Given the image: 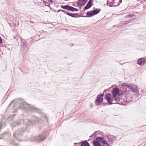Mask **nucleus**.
I'll return each mask as SVG.
<instances>
[{"instance_id": "30", "label": "nucleus", "mask_w": 146, "mask_h": 146, "mask_svg": "<svg viewBox=\"0 0 146 146\" xmlns=\"http://www.w3.org/2000/svg\"><path fill=\"white\" fill-rule=\"evenodd\" d=\"M107 5H108V6H109L110 7H111V6H112V4H110V3H109V1H107Z\"/></svg>"}, {"instance_id": "8", "label": "nucleus", "mask_w": 146, "mask_h": 146, "mask_svg": "<svg viewBox=\"0 0 146 146\" xmlns=\"http://www.w3.org/2000/svg\"><path fill=\"white\" fill-rule=\"evenodd\" d=\"M123 100V102H125L126 104H128L132 100V96L130 95H127L124 97Z\"/></svg>"}, {"instance_id": "25", "label": "nucleus", "mask_w": 146, "mask_h": 146, "mask_svg": "<svg viewBox=\"0 0 146 146\" xmlns=\"http://www.w3.org/2000/svg\"><path fill=\"white\" fill-rule=\"evenodd\" d=\"M134 16V15L133 14L129 15H127L125 16L126 18L133 17Z\"/></svg>"}, {"instance_id": "20", "label": "nucleus", "mask_w": 146, "mask_h": 146, "mask_svg": "<svg viewBox=\"0 0 146 146\" xmlns=\"http://www.w3.org/2000/svg\"><path fill=\"white\" fill-rule=\"evenodd\" d=\"M135 87L136 88H134L133 87L131 86L130 89L132 91V92H135L136 90H137L138 88L137 86H135Z\"/></svg>"}, {"instance_id": "1", "label": "nucleus", "mask_w": 146, "mask_h": 146, "mask_svg": "<svg viewBox=\"0 0 146 146\" xmlns=\"http://www.w3.org/2000/svg\"><path fill=\"white\" fill-rule=\"evenodd\" d=\"M119 89L117 88H113L112 92L113 97L110 94H107L106 95L105 98L109 104L116 103L117 102L123 100L117 97L119 95Z\"/></svg>"}, {"instance_id": "7", "label": "nucleus", "mask_w": 146, "mask_h": 146, "mask_svg": "<svg viewBox=\"0 0 146 146\" xmlns=\"http://www.w3.org/2000/svg\"><path fill=\"white\" fill-rule=\"evenodd\" d=\"M23 131L21 129H18L13 134V137L18 141H20L21 139L19 138L22 136Z\"/></svg>"}, {"instance_id": "4", "label": "nucleus", "mask_w": 146, "mask_h": 146, "mask_svg": "<svg viewBox=\"0 0 146 146\" xmlns=\"http://www.w3.org/2000/svg\"><path fill=\"white\" fill-rule=\"evenodd\" d=\"M39 119L38 117H34L32 119V121H30L28 119H25L23 120L20 119L21 124L23 122L24 123L28 125H33V122L37 123L39 121Z\"/></svg>"}, {"instance_id": "33", "label": "nucleus", "mask_w": 146, "mask_h": 146, "mask_svg": "<svg viewBox=\"0 0 146 146\" xmlns=\"http://www.w3.org/2000/svg\"><path fill=\"white\" fill-rule=\"evenodd\" d=\"M76 145H77L79 146H80V143H75L74 146H77Z\"/></svg>"}, {"instance_id": "3", "label": "nucleus", "mask_w": 146, "mask_h": 146, "mask_svg": "<svg viewBox=\"0 0 146 146\" xmlns=\"http://www.w3.org/2000/svg\"><path fill=\"white\" fill-rule=\"evenodd\" d=\"M21 108L23 109L24 108L25 110L29 112H36L40 113H42L40 109L32 105L29 104L25 102L22 103Z\"/></svg>"}, {"instance_id": "27", "label": "nucleus", "mask_w": 146, "mask_h": 146, "mask_svg": "<svg viewBox=\"0 0 146 146\" xmlns=\"http://www.w3.org/2000/svg\"><path fill=\"white\" fill-rule=\"evenodd\" d=\"M137 96L139 97L140 95V94L139 93V90L137 89L135 92Z\"/></svg>"}, {"instance_id": "32", "label": "nucleus", "mask_w": 146, "mask_h": 146, "mask_svg": "<svg viewBox=\"0 0 146 146\" xmlns=\"http://www.w3.org/2000/svg\"><path fill=\"white\" fill-rule=\"evenodd\" d=\"M42 0L43 1V3L45 5H46L47 4V2L45 1H44V0Z\"/></svg>"}, {"instance_id": "21", "label": "nucleus", "mask_w": 146, "mask_h": 146, "mask_svg": "<svg viewBox=\"0 0 146 146\" xmlns=\"http://www.w3.org/2000/svg\"><path fill=\"white\" fill-rule=\"evenodd\" d=\"M100 11V9H97L94 10L93 11V13L95 15H96Z\"/></svg>"}, {"instance_id": "38", "label": "nucleus", "mask_w": 146, "mask_h": 146, "mask_svg": "<svg viewBox=\"0 0 146 146\" xmlns=\"http://www.w3.org/2000/svg\"><path fill=\"white\" fill-rule=\"evenodd\" d=\"M44 115V116L45 118V119H46V116L45 115Z\"/></svg>"}, {"instance_id": "29", "label": "nucleus", "mask_w": 146, "mask_h": 146, "mask_svg": "<svg viewBox=\"0 0 146 146\" xmlns=\"http://www.w3.org/2000/svg\"><path fill=\"white\" fill-rule=\"evenodd\" d=\"M13 102H16V103H18L19 104H20V103L19 102V101L18 100H14L11 103V104H12Z\"/></svg>"}, {"instance_id": "13", "label": "nucleus", "mask_w": 146, "mask_h": 146, "mask_svg": "<svg viewBox=\"0 0 146 146\" xmlns=\"http://www.w3.org/2000/svg\"><path fill=\"white\" fill-rule=\"evenodd\" d=\"M80 145L81 146H90L88 143L87 141H82Z\"/></svg>"}, {"instance_id": "5", "label": "nucleus", "mask_w": 146, "mask_h": 146, "mask_svg": "<svg viewBox=\"0 0 146 146\" xmlns=\"http://www.w3.org/2000/svg\"><path fill=\"white\" fill-rule=\"evenodd\" d=\"M45 138L44 135H40L31 137L30 139V140L32 141L40 142L43 141L45 139Z\"/></svg>"}, {"instance_id": "17", "label": "nucleus", "mask_w": 146, "mask_h": 146, "mask_svg": "<svg viewBox=\"0 0 146 146\" xmlns=\"http://www.w3.org/2000/svg\"><path fill=\"white\" fill-rule=\"evenodd\" d=\"M92 3H91L90 1L88 2L86 5V6L84 7V9L85 10H87L90 8L92 6Z\"/></svg>"}, {"instance_id": "36", "label": "nucleus", "mask_w": 146, "mask_h": 146, "mask_svg": "<svg viewBox=\"0 0 146 146\" xmlns=\"http://www.w3.org/2000/svg\"><path fill=\"white\" fill-rule=\"evenodd\" d=\"M91 0H89V1L88 2H89L90 1V3H92V2L91 1Z\"/></svg>"}, {"instance_id": "28", "label": "nucleus", "mask_w": 146, "mask_h": 146, "mask_svg": "<svg viewBox=\"0 0 146 146\" xmlns=\"http://www.w3.org/2000/svg\"><path fill=\"white\" fill-rule=\"evenodd\" d=\"M141 92L142 93L144 94H146V91L145 90H141Z\"/></svg>"}, {"instance_id": "6", "label": "nucleus", "mask_w": 146, "mask_h": 146, "mask_svg": "<svg viewBox=\"0 0 146 146\" xmlns=\"http://www.w3.org/2000/svg\"><path fill=\"white\" fill-rule=\"evenodd\" d=\"M103 137H98L93 141V144L95 146H104L100 144V142H101L102 144Z\"/></svg>"}, {"instance_id": "14", "label": "nucleus", "mask_w": 146, "mask_h": 146, "mask_svg": "<svg viewBox=\"0 0 146 146\" xmlns=\"http://www.w3.org/2000/svg\"><path fill=\"white\" fill-rule=\"evenodd\" d=\"M103 134L102 133V132L100 131H96L91 136L92 137H95L97 135H98L100 134Z\"/></svg>"}, {"instance_id": "39", "label": "nucleus", "mask_w": 146, "mask_h": 146, "mask_svg": "<svg viewBox=\"0 0 146 146\" xmlns=\"http://www.w3.org/2000/svg\"><path fill=\"white\" fill-rule=\"evenodd\" d=\"M90 106H91V107H92V105H91Z\"/></svg>"}, {"instance_id": "9", "label": "nucleus", "mask_w": 146, "mask_h": 146, "mask_svg": "<svg viewBox=\"0 0 146 146\" xmlns=\"http://www.w3.org/2000/svg\"><path fill=\"white\" fill-rule=\"evenodd\" d=\"M103 98H101L98 95L97 97V98L95 101V104L98 106L101 104L103 101Z\"/></svg>"}, {"instance_id": "26", "label": "nucleus", "mask_w": 146, "mask_h": 146, "mask_svg": "<svg viewBox=\"0 0 146 146\" xmlns=\"http://www.w3.org/2000/svg\"><path fill=\"white\" fill-rule=\"evenodd\" d=\"M117 1H119V3H118L117 4V5H114V6L118 5L119 3H121V2L122 0H114V1H113V4L114 3H115V2Z\"/></svg>"}, {"instance_id": "18", "label": "nucleus", "mask_w": 146, "mask_h": 146, "mask_svg": "<svg viewBox=\"0 0 146 146\" xmlns=\"http://www.w3.org/2000/svg\"><path fill=\"white\" fill-rule=\"evenodd\" d=\"M21 40L22 42L21 46L23 47H26L27 43L26 40H22L21 39Z\"/></svg>"}, {"instance_id": "22", "label": "nucleus", "mask_w": 146, "mask_h": 146, "mask_svg": "<svg viewBox=\"0 0 146 146\" xmlns=\"http://www.w3.org/2000/svg\"><path fill=\"white\" fill-rule=\"evenodd\" d=\"M69 11H78V10L76 8H74L70 6Z\"/></svg>"}, {"instance_id": "35", "label": "nucleus", "mask_w": 146, "mask_h": 146, "mask_svg": "<svg viewBox=\"0 0 146 146\" xmlns=\"http://www.w3.org/2000/svg\"><path fill=\"white\" fill-rule=\"evenodd\" d=\"M60 11H62V12H66L64 11V10H61V9H60V10H59L58 11V12H60Z\"/></svg>"}, {"instance_id": "16", "label": "nucleus", "mask_w": 146, "mask_h": 146, "mask_svg": "<svg viewBox=\"0 0 146 146\" xmlns=\"http://www.w3.org/2000/svg\"><path fill=\"white\" fill-rule=\"evenodd\" d=\"M70 7V6L68 5H65L64 6H63L62 5L61 6V8L63 9H66L68 11H69Z\"/></svg>"}, {"instance_id": "31", "label": "nucleus", "mask_w": 146, "mask_h": 146, "mask_svg": "<svg viewBox=\"0 0 146 146\" xmlns=\"http://www.w3.org/2000/svg\"><path fill=\"white\" fill-rule=\"evenodd\" d=\"M104 93H102V94H99L98 95V96H100V97H101V98H103V97H104Z\"/></svg>"}, {"instance_id": "34", "label": "nucleus", "mask_w": 146, "mask_h": 146, "mask_svg": "<svg viewBox=\"0 0 146 146\" xmlns=\"http://www.w3.org/2000/svg\"><path fill=\"white\" fill-rule=\"evenodd\" d=\"M2 43V39L1 37L0 36V44Z\"/></svg>"}, {"instance_id": "10", "label": "nucleus", "mask_w": 146, "mask_h": 146, "mask_svg": "<svg viewBox=\"0 0 146 146\" xmlns=\"http://www.w3.org/2000/svg\"><path fill=\"white\" fill-rule=\"evenodd\" d=\"M146 63V58H140L137 61L138 64L141 66H143Z\"/></svg>"}, {"instance_id": "37", "label": "nucleus", "mask_w": 146, "mask_h": 146, "mask_svg": "<svg viewBox=\"0 0 146 146\" xmlns=\"http://www.w3.org/2000/svg\"><path fill=\"white\" fill-rule=\"evenodd\" d=\"M2 128V127H1V125H0V129Z\"/></svg>"}, {"instance_id": "11", "label": "nucleus", "mask_w": 146, "mask_h": 146, "mask_svg": "<svg viewBox=\"0 0 146 146\" xmlns=\"http://www.w3.org/2000/svg\"><path fill=\"white\" fill-rule=\"evenodd\" d=\"M88 0H79L77 3V5L80 6H84Z\"/></svg>"}, {"instance_id": "24", "label": "nucleus", "mask_w": 146, "mask_h": 146, "mask_svg": "<svg viewBox=\"0 0 146 146\" xmlns=\"http://www.w3.org/2000/svg\"><path fill=\"white\" fill-rule=\"evenodd\" d=\"M122 86L125 87L129 88H130V87L131 86H130L129 84L126 83L123 84Z\"/></svg>"}, {"instance_id": "2", "label": "nucleus", "mask_w": 146, "mask_h": 146, "mask_svg": "<svg viewBox=\"0 0 146 146\" xmlns=\"http://www.w3.org/2000/svg\"><path fill=\"white\" fill-rule=\"evenodd\" d=\"M102 136L103 138L102 144L104 146H110L117 138L116 137L109 133H103Z\"/></svg>"}, {"instance_id": "19", "label": "nucleus", "mask_w": 146, "mask_h": 146, "mask_svg": "<svg viewBox=\"0 0 146 146\" xmlns=\"http://www.w3.org/2000/svg\"><path fill=\"white\" fill-rule=\"evenodd\" d=\"M9 143L10 145H11L10 146H19L18 144L14 142V141H11L9 142Z\"/></svg>"}, {"instance_id": "12", "label": "nucleus", "mask_w": 146, "mask_h": 146, "mask_svg": "<svg viewBox=\"0 0 146 146\" xmlns=\"http://www.w3.org/2000/svg\"><path fill=\"white\" fill-rule=\"evenodd\" d=\"M21 124V123L20 122V119H19L17 122H14L11 123V126L12 127H14L17 126H19Z\"/></svg>"}, {"instance_id": "23", "label": "nucleus", "mask_w": 146, "mask_h": 146, "mask_svg": "<svg viewBox=\"0 0 146 146\" xmlns=\"http://www.w3.org/2000/svg\"><path fill=\"white\" fill-rule=\"evenodd\" d=\"M88 16V17H91L94 15V13H93V11L91 13H87L86 14Z\"/></svg>"}, {"instance_id": "15", "label": "nucleus", "mask_w": 146, "mask_h": 146, "mask_svg": "<svg viewBox=\"0 0 146 146\" xmlns=\"http://www.w3.org/2000/svg\"><path fill=\"white\" fill-rule=\"evenodd\" d=\"M65 13H66V15L73 17H76L75 16V15H77L78 14L77 13H71L67 12H65Z\"/></svg>"}]
</instances>
